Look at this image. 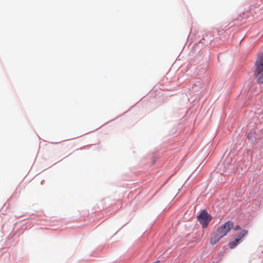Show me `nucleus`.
Returning <instances> with one entry per match:
<instances>
[{
  "instance_id": "f257e3e1",
  "label": "nucleus",
  "mask_w": 263,
  "mask_h": 263,
  "mask_svg": "<svg viewBox=\"0 0 263 263\" xmlns=\"http://www.w3.org/2000/svg\"><path fill=\"white\" fill-rule=\"evenodd\" d=\"M255 66L254 75L258 83H263V53L258 56Z\"/></svg>"
},
{
  "instance_id": "f03ea898",
  "label": "nucleus",
  "mask_w": 263,
  "mask_h": 263,
  "mask_svg": "<svg viewBox=\"0 0 263 263\" xmlns=\"http://www.w3.org/2000/svg\"><path fill=\"white\" fill-rule=\"evenodd\" d=\"M197 219L203 228H206L212 219V217L208 213L206 210H203L197 216Z\"/></svg>"
},
{
  "instance_id": "7ed1b4c3",
  "label": "nucleus",
  "mask_w": 263,
  "mask_h": 263,
  "mask_svg": "<svg viewBox=\"0 0 263 263\" xmlns=\"http://www.w3.org/2000/svg\"><path fill=\"white\" fill-rule=\"evenodd\" d=\"M234 227V223L231 221H228L221 226L217 229L216 232L222 237L226 236L231 229Z\"/></svg>"
},
{
  "instance_id": "20e7f679",
  "label": "nucleus",
  "mask_w": 263,
  "mask_h": 263,
  "mask_svg": "<svg viewBox=\"0 0 263 263\" xmlns=\"http://www.w3.org/2000/svg\"><path fill=\"white\" fill-rule=\"evenodd\" d=\"M222 238L217 232H216L210 239V243L212 245L216 243Z\"/></svg>"
},
{
  "instance_id": "39448f33",
  "label": "nucleus",
  "mask_w": 263,
  "mask_h": 263,
  "mask_svg": "<svg viewBox=\"0 0 263 263\" xmlns=\"http://www.w3.org/2000/svg\"><path fill=\"white\" fill-rule=\"evenodd\" d=\"M248 233V231L247 230H243L241 233L237 236V238L236 239H239V241L241 240Z\"/></svg>"
},
{
  "instance_id": "423d86ee",
  "label": "nucleus",
  "mask_w": 263,
  "mask_h": 263,
  "mask_svg": "<svg viewBox=\"0 0 263 263\" xmlns=\"http://www.w3.org/2000/svg\"><path fill=\"white\" fill-rule=\"evenodd\" d=\"M239 239H235L234 241L229 243V246L231 249L234 248L238 243Z\"/></svg>"
},
{
  "instance_id": "0eeeda50",
  "label": "nucleus",
  "mask_w": 263,
  "mask_h": 263,
  "mask_svg": "<svg viewBox=\"0 0 263 263\" xmlns=\"http://www.w3.org/2000/svg\"><path fill=\"white\" fill-rule=\"evenodd\" d=\"M234 230H239L240 229V227L239 226H236L235 227H233Z\"/></svg>"
},
{
  "instance_id": "6e6552de",
  "label": "nucleus",
  "mask_w": 263,
  "mask_h": 263,
  "mask_svg": "<svg viewBox=\"0 0 263 263\" xmlns=\"http://www.w3.org/2000/svg\"><path fill=\"white\" fill-rule=\"evenodd\" d=\"M153 263H160V261L159 260H157L156 261H155Z\"/></svg>"
},
{
  "instance_id": "1a4fd4ad",
  "label": "nucleus",
  "mask_w": 263,
  "mask_h": 263,
  "mask_svg": "<svg viewBox=\"0 0 263 263\" xmlns=\"http://www.w3.org/2000/svg\"><path fill=\"white\" fill-rule=\"evenodd\" d=\"M249 135H250V134H249L248 135V138H251V136H249Z\"/></svg>"
},
{
  "instance_id": "9d476101",
  "label": "nucleus",
  "mask_w": 263,
  "mask_h": 263,
  "mask_svg": "<svg viewBox=\"0 0 263 263\" xmlns=\"http://www.w3.org/2000/svg\"><path fill=\"white\" fill-rule=\"evenodd\" d=\"M249 135H250V134H249L248 135V138H251V136H249Z\"/></svg>"
}]
</instances>
